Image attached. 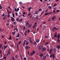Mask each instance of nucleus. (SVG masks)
<instances>
[{
	"mask_svg": "<svg viewBox=\"0 0 60 60\" xmlns=\"http://www.w3.org/2000/svg\"><path fill=\"white\" fill-rule=\"evenodd\" d=\"M43 45H40L38 47V49L39 50H41L43 48Z\"/></svg>",
	"mask_w": 60,
	"mask_h": 60,
	"instance_id": "1",
	"label": "nucleus"
},
{
	"mask_svg": "<svg viewBox=\"0 0 60 60\" xmlns=\"http://www.w3.org/2000/svg\"><path fill=\"white\" fill-rule=\"evenodd\" d=\"M56 27H55V28L53 27L52 28V31H53V32L54 33L55 32V30L56 29Z\"/></svg>",
	"mask_w": 60,
	"mask_h": 60,
	"instance_id": "2",
	"label": "nucleus"
},
{
	"mask_svg": "<svg viewBox=\"0 0 60 60\" xmlns=\"http://www.w3.org/2000/svg\"><path fill=\"white\" fill-rule=\"evenodd\" d=\"M52 13V12H51L49 13V12H48L47 13H45V16H46V15H49V14H51Z\"/></svg>",
	"mask_w": 60,
	"mask_h": 60,
	"instance_id": "3",
	"label": "nucleus"
},
{
	"mask_svg": "<svg viewBox=\"0 0 60 60\" xmlns=\"http://www.w3.org/2000/svg\"><path fill=\"white\" fill-rule=\"evenodd\" d=\"M8 51L7 52L8 54V55H11V52H10L11 50L10 49H9Z\"/></svg>",
	"mask_w": 60,
	"mask_h": 60,
	"instance_id": "4",
	"label": "nucleus"
},
{
	"mask_svg": "<svg viewBox=\"0 0 60 60\" xmlns=\"http://www.w3.org/2000/svg\"><path fill=\"white\" fill-rule=\"evenodd\" d=\"M30 47L28 46H28H26L25 47V49L26 50H27V49H30Z\"/></svg>",
	"mask_w": 60,
	"mask_h": 60,
	"instance_id": "5",
	"label": "nucleus"
},
{
	"mask_svg": "<svg viewBox=\"0 0 60 60\" xmlns=\"http://www.w3.org/2000/svg\"><path fill=\"white\" fill-rule=\"evenodd\" d=\"M46 56H43L42 58L43 60H45L46 59Z\"/></svg>",
	"mask_w": 60,
	"mask_h": 60,
	"instance_id": "6",
	"label": "nucleus"
},
{
	"mask_svg": "<svg viewBox=\"0 0 60 60\" xmlns=\"http://www.w3.org/2000/svg\"><path fill=\"white\" fill-rule=\"evenodd\" d=\"M26 40H25L24 41V42L23 43V46H25V45L26 44Z\"/></svg>",
	"mask_w": 60,
	"mask_h": 60,
	"instance_id": "7",
	"label": "nucleus"
},
{
	"mask_svg": "<svg viewBox=\"0 0 60 60\" xmlns=\"http://www.w3.org/2000/svg\"><path fill=\"white\" fill-rule=\"evenodd\" d=\"M46 49V48H43L42 49V52H43V51H45V50Z\"/></svg>",
	"mask_w": 60,
	"mask_h": 60,
	"instance_id": "8",
	"label": "nucleus"
},
{
	"mask_svg": "<svg viewBox=\"0 0 60 60\" xmlns=\"http://www.w3.org/2000/svg\"><path fill=\"white\" fill-rule=\"evenodd\" d=\"M7 45H6L5 46H4V50H5L7 48Z\"/></svg>",
	"mask_w": 60,
	"mask_h": 60,
	"instance_id": "9",
	"label": "nucleus"
},
{
	"mask_svg": "<svg viewBox=\"0 0 60 60\" xmlns=\"http://www.w3.org/2000/svg\"><path fill=\"white\" fill-rule=\"evenodd\" d=\"M55 19H56V16H54L52 18V19L53 20H54Z\"/></svg>",
	"mask_w": 60,
	"mask_h": 60,
	"instance_id": "10",
	"label": "nucleus"
},
{
	"mask_svg": "<svg viewBox=\"0 0 60 60\" xmlns=\"http://www.w3.org/2000/svg\"><path fill=\"white\" fill-rule=\"evenodd\" d=\"M57 33L56 32L55 33V34L54 35V37H55V38H56L57 37Z\"/></svg>",
	"mask_w": 60,
	"mask_h": 60,
	"instance_id": "11",
	"label": "nucleus"
},
{
	"mask_svg": "<svg viewBox=\"0 0 60 60\" xmlns=\"http://www.w3.org/2000/svg\"><path fill=\"white\" fill-rule=\"evenodd\" d=\"M12 34L13 35H15V34H16V32H15V31H14V32H12Z\"/></svg>",
	"mask_w": 60,
	"mask_h": 60,
	"instance_id": "12",
	"label": "nucleus"
},
{
	"mask_svg": "<svg viewBox=\"0 0 60 60\" xmlns=\"http://www.w3.org/2000/svg\"><path fill=\"white\" fill-rule=\"evenodd\" d=\"M31 9H32V7H30L28 9V11L29 12L30 11V10Z\"/></svg>",
	"mask_w": 60,
	"mask_h": 60,
	"instance_id": "13",
	"label": "nucleus"
},
{
	"mask_svg": "<svg viewBox=\"0 0 60 60\" xmlns=\"http://www.w3.org/2000/svg\"><path fill=\"white\" fill-rule=\"evenodd\" d=\"M29 25L30 24L29 23V22L28 21L26 23V26H28V25Z\"/></svg>",
	"mask_w": 60,
	"mask_h": 60,
	"instance_id": "14",
	"label": "nucleus"
},
{
	"mask_svg": "<svg viewBox=\"0 0 60 60\" xmlns=\"http://www.w3.org/2000/svg\"><path fill=\"white\" fill-rule=\"evenodd\" d=\"M57 38L58 39H60V34L58 35L57 36Z\"/></svg>",
	"mask_w": 60,
	"mask_h": 60,
	"instance_id": "15",
	"label": "nucleus"
},
{
	"mask_svg": "<svg viewBox=\"0 0 60 60\" xmlns=\"http://www.w3.org/2000/svg\"><path fill=\"white\" fill-rule=\"evenodd\" d=\"M52 50L53 49H50V51H49V53H50V54H51V51H52Z\"/></svg>",
	"mask_w": 60,
	"mask_h": 60,
	"instance_id": "16",
	"label": "nucleus"
},
{
	"mask_svg": "<svg viewBox=\"0 0 60 60\" xmlns=\"http://www.w3.org/2000/svg\"><path fill=\"white\" fill-rule=\"evenodd\" d=\"M36 41L38 43L39 41H40V40L39 39H37L36 40Z\"/></svg>",
	"mask_w": 60,
	"mask_h": 60,
	"instance_id": "17",
	"label": "nucleus"
},
{
	"mask_svg": "<svg viewBox=\"0 0 60 60\" xmlns=\"http://www.w3.org/2000/svg\"><path fill=\"white\" fill-rule=\"evenodd\" d=\"M16 37H19V33H18L17 34V36H16Z\"/></svg>",
	"mask_w": 60,
	"mask_h": 60,
	"instance_id": "18",
	"label": "nucleus"
},
{
	"mask_svg": "<svg viewBox=\"0 0 60 60\" xmlns=\"http://www.w3.org/2000/svg\"><path fill=\"white\" fill-rule=\"evenodd\" d=\"M32 53H33V54H35V52L34 51V50L32 52Z\"/></svg>",
	"mask_w": 60,
	"mask_h": 60,
	"instance_id": "19",
	"label": "nucleus"
},
{
	"mask_svg": "<svg viewBox=\"0 0 60 60\" xmlns=\"http://www.w3.org/2000/svg\"><path fill=\"white\" fill-rule=\"evenodd\" d=\"M15 58L16 59H17L18 57V55H16L15 57Z\"/></svg>",
	"mask_w": 60,
	"mask_h": 60,
	"instance_id": "20",
	"label": "nucleus"
},
{
	"mask_svg": "<svg viewBox=\"0 0 60 60\" xmlns=\"http://www.w3.org/2000/svg\"><path fill=\"white\" fill-rule=\"evenodd\" d=\"M52 58L53 59H54L55 58V55L54 54H53Z\"/></svg>",
	"mask_w": 60,
	"mask_h": 60,
	"instance_id": "21",
	"label": "nucleus"
},
{
	"mask_svg": "<svg viewBox=\"0 0 60 60\" xmlns=\"http://www.w3.org/2000/svg\"><path fill=\"white\" fill-rule=\"evenodd\" d=\"M32 44L33 45L36 44V43L35 42H34V43H32Z\"/></svg>",
	"mask_w": 60,
	"mask_h": 60,
	"instance_id": "22",
	"label": "nucleus"
},
{
	"mask_svg": "<svg viewBox=\"0 0 60 60\" xmlns=\"http://www.w3.org/2000/svg\"><path fill=\"white\" fill-rule=\"evenodd\" d=\"M57 48H58V49H60V46L59 45H58L57 46Z\"/></svg>",
	"mask_w": 60,
	"mask_h": 60,
	"instance_id": "23",
	"label": "nucleus"
},
{
	"mask_svg": "<svg viewBox=\"0 0 60 60\" xmlns=\"http://www.w3.org/2000/svg\"><path fill=\"white\" fill-rule=\"evenodd\" d=\"M48 8L50 9H52V7L50 6H48Z\"/></svg>",
	"mask_w": 60,
	"mask_h": 60,
	"instance_id": "24",
	"label": "nucleus"
},
{
	"mask_svg": "<svg viewBox=\"0 0 60 60\" xmlns=\"http://www.w3.org/2000/svg\"><path fill=\"white\" fill-rule=\"evenodd\" d=\"M31 26H32V24H30L29 25H28V26L29 27V28H30V27H31Z\"/></svg>",
	"mask_w": 60,
	"mask_h": 60,
	"instance_id": "25",
	"label": "nucleus"
},
{
	"mask_svg": "<svg viewBox=\"0 0 60 60\" xmlns=\"http://www.w3.org/2000/svg\"><path fill=\"white\" fill-rule=\"evenodd\" d=\"M26 28V27L25 26H24L23 28V31H25V29Z\"/></svg>",
	"mask_w": 60,
	"mask_h": 60,
	"instance_id": "26",
	"label": "nucleus"
},
{
	"mask_svg": "<svg viewBox=\"0 0 60 60\" xmlns=\"http://www.w3.org/2000/svg\"><path fill=\"white\" fill-rule=\"evenodd\" d=\"M11 21H12L13 22L14 21V19H11Z\"/></svg>",
	"mask_w": 60,
	"mask_h": 60,
	"instance_id": "27",
	"label": "nucleus"
},
{
	"mask_svg": "<svg viewBox=\"0 0 60 60\" xmlns=\"http://www.w3.org/2000/svg\"><path fill=\"white\" fill-rule=\"evenodd\" d=\"M20 21H21V22H22V21H23V20H22V19H21V20H19V22H20Z\"/></svg>",
	"mask_w": 60,
	"mask_h": 60,
	"instance_id": "28",
	"label": "nucleus"
},
{
	"mask_svg": "<svg viewBox=\"0 0 60 60\" xmlns=\"http://www.w3.org/2000/svg\"><path fill=\"white\" fill-rule=\"evenodd\" d=\"M2 8H3V7L2 6L0 5V9H2Z\"/></svg>",
	"mask_w": 60,
	"mask_h": 60,
	"instance_id": "29",
	"label": "nucleus"
},
{
	"mask_svg": "<svg viewBox=\"0 0 60 60\" xmlns=\"http://www.w3.org/2000/svg\"><path fill=\"white\" fill-rule=\"evenodd\" d=\"M39 56H40L41 57V56H43V54H42V53H41V54L39 55Z\"/></svg>",
	"mask_w": 60,
	"mask_h": 60,
	"instance_id": "30",
	"label": "nucleus"
},
{
	"mask_svg": "<svg viewBox=\"0 0 60 60\" xmlns=\"http://www.w3.org/2000/svg\"><path fill=\"white\" fill-rule=\"evenodd\" d=\"M9 40H11V36H10L9 37Z\"/></svg>",
	"mask_w": 60,
	"mask_h": 60,
	"instance_id": "31",
	"label": "nucleus"
},
{
	"mask_svg": "<svg viewBox=\"0 0 60 60\" xmlns=\"http://www.w3.org/2000/svg\"><path fill=\"white\" fill-rule=\"evenodd\" d=\"M23 58L24 60H26V59H27L26 58V57H23Z\"/></svg>",
	"mask_w": 60,
	"mask_h": 60,
	"instance_id": "32",
	"label": "nucleus"
},
{
	"mask_svg": "<svg viewBox=\"0 0 60 60\" xmlns=\"http://www.w3.org/2000/svg\"><path fill=\"white\" fill-rule=\"evenodd\" d=\"M29 42H27V41H26V45H27L28 44V43Z\"/></svg>",
	"mask_w": 60,
	"mask_h": 60,
	"instance_id": "33",
	"label": "nucleus"
},
{
	"mask_svg": "<svg viewBox=\"0 0 60 60\" xmlns=\"http://www.w3.org/2000/svg\"><path fill=\"white\" fill-rule=\"evenodd\" d=\"M30 15H31V13L30 12L28 14V16H30Z\"/></svg>",
	"mask_w": 60,
	"mask_h": 60,
	"instance_id": "34",
	"label": "nucleus"
},
{
	"mask_svg": "<svg viewBox=\"0 0 60 60\" xmlns=\"http://www.w3.org/2000/svg\"><path fill=\"white\" fill-rule=\"evenodd\" d=\"M39 13L37 12V11H35V14H38Z\"/></svg>",
	"mask_w": 60,
	"mask_h": 60,
	"instance_id": "35",
	"label": "nucleus"
},
{
	"mask_svg": "<svg viewBox=\"0 0 60 60\" xmlns=\"http://www.w3.org/2000/svg\"><path fill=\"white\" fill-rule=\"evenodd\" d=\"M2 44H0V49H1L2 48Z\"/></svg>",
	"mask_w": 60,
	"mask_h": 60,
	"instance_id": "36",
	"label": "nucleus"
},
{
	"mask_svg": "<svg viewBox=\"0 0 60 60\" xmlns=\"http://www.w3.org/2000/svg\"><path fill=\"white\" fill-rule=\"evenodd\" d=\"M29 39H30L29 41H30L32 39V37H30L29 38Z\"/></svg>",
	"mask_w": 60,
	"mask_h": 60,
	"instance_id": "37",
	"label": "nucleus"
},
{
	"mask_svg": "<svg viewBox=\"0 0 60 60\" xmlns=\"http://www.w3.org/2000/svg\"><path fill=\"white\" fill-rule=\"evenodd\" d=\"M58 42H60V39H58L57 40Z\"/></svg>",
	"mask_w": 60,
	"mask_h": 60,
	"instance_id": "38",
	"label": "nucleus"
},
{
	"mask_svg": "<svg viewBox=\"0 0 60 60\" xmlns=\"http://www.w3.org/2000/svg\"><path fill=\"white\" fill-rule=\"evenodd\" d=\"M12 16L13 17H14H14H15V15H14V14H12Z\"/></svg>",
	"mask_w": 60,
	"mask_h": 60,
	"instance_id": "39",
	"label": "nucleus"
},
{
	"mask_svg": "<svg viewBox=\"0 0 60 60\" xmlns=\"http://www.w3.org/2000/svg\"><path fill=\"white\" fill-rule=\"evenodd\" d=\"M7 16L8 18H9L10 17V15L9 14H8Z\"/></svg>",
	"mask_w": 60,
	"mask_h": 60,
	"instance_id": "40",
	"label": "nucleus"
},
{
	"mask_svg": "<svg viewBox=\"0 0 60 60\" xmlns=\"http://www.w3.org/2000/svg\"><path fill=\"white\" fill-rule=\"evenodd\" d=\"M52 56H53V55L52 54H51L50 56V58H51V57H52Z\"/></svg>",
	"mask_w": 60,
	"mask_h": 60,
	"instance_id": "41",
	"label": "nucleus"
},
{
	"mask_svg": "<svg viewBox=\"0 0 60 60\" xmlns=\"http://www.w3.org/2000/svg\"><path fill=\"white\" fill-rule=\"evenodd\" d=\"M44 11H43V12H41V15H42V14H43V13H44Z\"/></svg>",
	"mask_w": 60,
	"mask_h": 60,
	"instance_id": "42",
	"label": "nucleus"
},
{
	"mask_svg": "<svg viewBox=\"0 0 60 60\" xmlns=\"http://www.w3.org/2000/svg\"><path fill=\"white\" fill-rule=\"evenodd\" d=\"M19 8H18L17 10V11H19Z\"/></svg>",
	"mask_w": 60,
	"mask_h": 60,
	"instance_id": "43",
	"label": "nucleus"
},
{
	"mask_svg": "<svg viewBox=\"0 0 60 60\" xmlns=\"http://www.w3.org/2000/svg\"><path fill=\"white\" fill-rule=\"evenodd\" d=\"M45 37L46 38V39H47V38H48V36H45Z\"/></svg>",
	"mask_w": 60,
	"mask_h": 60,
	"instance_id": "44",
	"label": "nucleus"
},
{
	"mask_svg": "<svg viewBox=\"0 0 60 60\" xmlns=\"http://www.w3.org/2000/svg\"><path fill=\"white\" fill-rule=\"evenodd\" d=\"M27 31H28L27 33H29V32L30 31V30L28 29L27 30Z\"/></svg>",
	"mask_w": 60,
	"mask_h": 60,
	"instance_id": "45",
	"label": "nucleus"
},
{
	"mask_svg": "<svg viewBox=\"0 0 60 60\" xmlns=\"http://www.w3.org/2000/svg\"><path fill=\"white\" fill-rule=\"evenodd\" d=\"M36 26V25H34V26H33V28H34Z\"/></svg>",
	"mask_w": 60,
	"mask_h": 60,
	"instance_id": "46",
	"label": "nucleus"
},
{
	"mask_svg": "<svg viewBox=\"0 0 60 60\" xmlns=\"http://www.w3.org/2000/svg\"><path fill=\"white\" fill-rule=\"evenodd\" d=\"M34 54H33V53L32 52H31L30 54V56H33V55Z\"/></svg>",
	"mask_w": 60,
	"mask_h": 60,
	"instance_id": "47",
	"label": "nucleus"
},
{
	"mask_svg": "<svg viewBox=\"0 0 60 60\" xmlns=\"http://www.w3.org/2000/svg\"><path fill=\"white\" fill-rule=\"evenodd\" d=\"M11 46L12 47H13V46H14V45H13V44H11Z\"/></svg>",
	"mask_w": 60,
	"mask_h": 60,
	"instance_id": "48",
	"label": "nucleus"
},
{
	"mask_svg": "<svg viewBox=\"0 0 60 60\" xmlns=\"http://www.w3.org/2000/svg\"><path fill=\"white\" fill-rule=\"evenodd\" d=\"M17 50L16 51H19V47H17Z\"/></svg>",
	"mask_w": 60,
	"mask_h": 60,
	"instance_id": "49",
	"label": "nucleus"
},
{
	"mask_svg": "<svg viewBox=\"0 0 60 60\" xmlns=\"http://www.w3.org/2000/svg\"><path fill=\"white\" fill-rule=\"evenodd\" d=\"M55 37H52V40H54V39H55Z\"/></svg>",
	"mask_w": 60,
	"mask_h": 60,
	"instance_id": "50",
	"label": "nucleus"
},
{
	"mask_svg": "<svg viewBox=\"0 0 60 60\" xmlns=\"http://www.w3.org/2000/svg\"><path fill=\"white\" fill-rule=\"evenodd\" d=\"M8 13L9 14H11V12H10V11H8Z\"/></svg>",
	"mask_w": 60,
	"mask_h": 60,
	"instance_id": "51",
	"label": "nucleus"
},
{
	"mask_svg": "<svg viewBox=\"0 0 60 60\" xmlns=\"http://www.w3.org/2000/svg\"><path fill=\"white\" fill-rule=\"evenodd\" d=\"M17 21H19V18H17L16 19Z\"/></svg>",
	"mask_w": 60,
	"mask_h": 60,
	"instance_id": "52",
	"label": "nucleus"
},
{
	"mask_svg": "<svg viewBox=\"0 0 60 60\" xmlns=\"http://www.w3.org/2000/svg\"><path fill=\"white\" fill-rule=\"evenodd\" d=\"M21 42V41H20L19 42L18 44H20Z\"/></svg>",
	"mask_w": 60,
	"mask_h": 60,
	"instance_id": "53",
	"label": "nucleus"
},
{
	"mask_svg": "<svg viewBox=\"0 0 60 60\" xmlns=\"http://www.w3.org/2000/svg\"><path fill=\"white\" fill-rule=\"evenodd\" d=\"M47 48H48V49H49V46L48 45L47 46Z\"/></svg>",
	"mask_w": 60,
	"mask_h": 60,
	"instance_id": "54",
	"label": "nucleus"
},
{
	"mask_svg": "<svg viewBox=\"0 0 60 60\" xmlns=\"http://www.w3.org/2000/svg\"><path fill=\"white\" fill-rule=\"evenodd\" d=\"M8 8H9L10 10H11V9H12L11 8V7H9Z\"/></svg>",
	"mask_w": 60,
	"mask_h": 60,
	"instance_id": "55",
	"label": "nucleus"
},
{
	"mask_svg": "<svg viewBox=\"0 0 60 60\" xmlns=\"http://www.w3.org/2000/svg\"><path fill=\"white\" fill-rule=\"evenodd\" d=\"M54 50L55 51H56V47H55L54 49Z\"/></svg>",
	"mask_w": 60,
	"mask_h": 60,
	"instance_id": "56",
	"label": "nucleus"
},
{
	"mask_svg": "<svg viewBox=\"0 0 60 60\" xmlns=\"http://www.w3.org/2000/svg\"><path fill=\"white\" fill-rule=\"evenodd\" d=\"M17 9H16V8H15V11H17Z\"/></svg>",
	"mask_w": 60,
	"mask_h": 60,
	"instance_id": "57",
	"label": "nucleus"
},
{
	"mask_svg": "<svg viewBox=\"0 0 60 60\" xmlns=\"http://www.w3.org/2000/svg\"><path fill=\"white\" fill-rule=\"evenodd\" d=\"M6 14L5 16H4L3 18H6Z\"/></svg>",
	"mask_w": 60,
	"mask_h": 60,
	"instance_id": "58",
	"label": "nucleus"
},
{
	"mask_svg": "<svg viewBox=\"0 0 60 60\" xmlns=\"http://www.w3.org/2000/svg\"><path fill=\"white\" fill-rule=\"evenodd\" d=\"M46 56H49V54H48L47 53L46 54Z\"/></svg>",
	"mask_w": 60,
	"mask_h": 60,
	"instance_id": "59",
	"label": "nucleus"
},
{
	"mask_svg": "<svg viewBox=\"0 0 60 60\" xmlns=\"http://www.w3.org/2000/svg\"><path fill=\"white\" fill-rule=\"evenodd\" d=\"M58 30V28H56V31H57V30Z\"/></svg>",
	"mask_w": 60,
	"mask_h": 60,
	"instance_id": "60",
	"label": "nucleus"
},
{
	"mask_svg": "<svg viewBox=\"0 0 60 60\" xmlns=\"http://www.w3.org/2000/svg\"><path fill=\"white\" fill-rule=\"evenodd\" d=\"M36 19H38V17L37 16V17H36Z\"/></svg>",
	"mask_w": 60,
	"mask_h": 60,
	"instance_id": "61",
	"label": "nucleus"
},
{
	"mask_svg": "<svg viewBox=\"0 0 60 60\" xmlns=\"http://www.w3.org/2000/svg\"><path fill=\"white\" fill-rule=\"evenodd\" d=\"M30 43H33V42L31 40H30Z\"/></svg>",
	"mask_w": 60,
	"mask_h": 60,
	"instance_id": "62",
	"label": "nucleus"
},
{
	"mask_svg": "<svg viewBox=\"0 0 60 60\" xmlns=\"http://www.w3.org/2000/svg\"><path fill=\"white\" fill-rule=\"evenodd\" d=\"M19 4H22V2H19Z\"/></svg>",
	"mask_w": 60,
	"mask_h": 60,
	"instance_id": "63",
	"label": "nucleus"
},
{
	"mask_svg": "<svg viewBox=\"0 0 60 60\" xmlns=\"http://www.w3.org/2000/svg\"><path fill=\"white\" fill-rule=\"evenodd\" d=\"M48 11V9H46V11H45V12H47Z\"/></svg>",
	"mask_w": 60,
	"mask_h": 60,
	"instance_id": "64",
	"label": "nucleus"
}]
</instances>
